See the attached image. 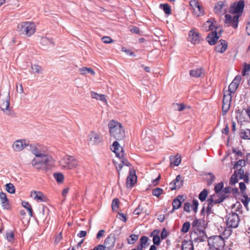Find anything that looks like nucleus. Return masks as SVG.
<instances>
[{
	"instance_id": "nucleus-58",
	"label": "nucleus",
	"mask_w": 250,
	"mask_h": 250,
	"mask_svg": "<svg viewBox=\"0 0 250 250\" xmlns=\"http://www.w3.org/2000/svg\"><path fill=\"white\" fill-rule=\"evenodd\" d=\"M174 106H175V108L179 111H182L185 108V105L183 104H174Z\"/></svg>"
},
{
	"instance_id": "nucleus-47",
	"label": "nucleus",
	"mask_w": 250,
	"mask_h": 250,
	"mask_svg": "<svg viewBox=\"0 0 250 250\" xmlns=\"http://www.w3.org/2000/svg\"><path fill=\"white\" fill-rule=\"evenodd\" d=\"M250 71V64L244 63L243 64V68L242 71V75L244 76H246L248 73Z\"/></svg>"
},
{
	"instance_id": "nucleus-15",
	"label": "nucleus",
	"mask_w": 250,
	"mask_h": 250,
	"mask_svg": "<svg viewBox=\"0 0 250 250\" xmlns=\"http://www.w3.org/2000/svg\"><path fill=\"white\" fill-rule=\"evenodd\" d=\"M137 182V176L134 169H130L129 174L126 179V186L127 188H132Z\"/></svg>"
},
{
	"instance_id": "nucleus-38",
	"label": "nucleus",
	"mask_w": 250,
	"mask_h": 250,
	"mask_svg": "<svg viewBox=\"0 0 250 250\" xmlns=\"http://www.w3.org/2000/svg\"><path fill=\"white\" fill-rule=\"evenodd\" d=\"M193 10L194 14L197 17L203 15L204 11L200 5L194 7Z\"/></svg>"
},
{
	"instance_id": "nucleus-16",
	"label": "nucleus",
	"mask_w": 250,
	"mask_h": 250,
	"mask_svg": "<svg viewBox=\"0 0 250 250\" xmlns=\"http://www.w3.org/2000/svg\"><path fill=\"white\" fill-rule=\"evenodd\" d=\"M111 149L116 154V156L119 158H121V157H123L124 155L123 148L120 146L117 141L113 142Z\"/></svg>"
},
{
	"instance_id": "nucleus-24",
	"label": "nucleus",
	"mask_w": 250,
	"mask_h": 250,
	"mask_svg": "<svg viewBox=\"0 0 250 250\" xmlns=\"http://www.w3.org/2000/svg\"><path fill=\"white\" fill-rule=\"evenodd\" d=\"M207 238V235L204 230H199L197 236L194 238V241L196 242L205 241Z\"/></svg>"
},
{
	"instance_id": "nucleus-55",
	"label": "nucleus",
	"mask_w": 250,
	"mask_h": 250,
	"mask_svg": "<svg viewBox=\"0 0 250 250\" xmlns=\"http://www.w3.org/2000/svg\"><path fill=\"white\" fill-rule=\"evenodd\" d=\"M206 25H208V28H205V30L207 31L208 30H213L214 28L213 23L210 21H206Z\"/></svg>"
},
{
	"instance_id": "nucleus-43",
	"label": "nucleus",
	"mask_w": 250,
	"mask_h": 250,
	"mask_svg": "<svg viewBox=\"0 0 250 250\" xmlns=\"http://www.w3.org/2000/svg\"><path fill=\"white\" fill-rule=\"evenodd\" d=\"M148 241V238L146 236H143L140 238V243L143 245L144 248H146L149 245Z\"/></svg>"
},
{
	"instance_id": "nucleus-29",
	"label": "nucleus",
	"mask_w": 250,
	"mask_h": 250,
	"mask_svg": "<svg viewBox=\"0 0 250 250\" xmlns=\"http://www.w3.org/2000/svg\"><path fill=\"white\" fill-rule=\"evenodd\" d=\"M91 96L93 98L96 99L97 100H99L101 101H103L104 103H107V100L105 97V96L104 94H100L96 92L91 91Z\"/></svg>"
},
{
	"instance_id": "nucleus-49",
	"label": "nucleus",
	"mask_w": 250,
	"mask_h": 250,
	"mask_svg": "<svg viewBox=\"0 0 250 250\" xmlns=\"http://www.w3.org/2000/svg\"><path fill=\"white\" fill-rule=\"evenodd\" d=\"M224 187V184L223 182H220L217 184L214 188V190L215 193H218L220 192Z\"/></svg>"
},
{
	"instance_id": "nucleus-44",
	"label": "nucleus",
	"mask_w": 250,
	"mask_h": 250,
	"mask_svg": "<svg viewBox=\"0 0 250 250\" xmlns=\"http://www.w3.org/2000/svg\"><path fill=\"white\" fill-rule=\"evenodd\" d=\"M208 194V190L206 189H203L199 195V199L201 202L205 201Z\"/></svg>"
},
{
	"instance_id": "nucleus-12",
	"label": "nucleus",
	"mask_w": 250,
	"mask_h": 250,
	"mask_svg": "<svg viewBox=\"0 0 250 250\" xmlns=\"http://www.w3.org/2000/svg\"><path fill=\"white\" fill-rule=\"evenodd\" d=\"M241 80V77L240 76H236L232 82L229 85L228 91H226L225 93H229L230 95L232 93H234L239 85Z\"/></svg>"
},
{
	"instance_id": "nucleus-28",
	"label": "nucleus",
	"mask_w": 250,
	"mask_h": 250,
	"mask_svg": "<svg viewBox=\"0 0 250 250\" xmlns=\"http://www.w3.org/2000/svg\"><path fill=\"white\" fill-rule=\"evenodd\" d=\"M207 203L208 206L207 207L206 212L207 215H209L212 213V208L213 205H214L213 203V197H209L207 201Z\"/></svg>"
},
{
	"instance_id": "nucleus-37",
	"label": "nucleus",
	"mask_w": 250,
	"mask_h": 250,
	"mask_svg": "<svg viewBox=\"0 0 250 250\" xmlns=\"http://www.w3.org/2000/svg\"><path fill=\"white\" fill-rule=\"evenodd\" d=\"M0 200L2 206L8 205V200L5 193L0 192Z\"/></svg>"
},
{
	"instance_id": "nucleus-30",
	"label": "nucleus",
	"mask_w": 250,
	"mask_h": 250,
	"mask_svg": "<svg viewBox=\"0 0 250 250\" xmlns=\"http://www.w3.org/2000/svg\"><path fill=\"white\" fill-rule=\"evenodd\" d=\"M159 8L167 16L171 14V7L167 3L160 4L159 5Z\"/></svg>"
},
{
	"instance_id": "nucleus-59",
	"label": "nucleus",
	"mask_w": 250,
	"mask_h": 250,
	"mask_svg": "<svg viewBox=\"0 0 250 250\" xmlns=\"http://www.w3.org/2000/svg\"><path fill=\"white\" fill-rule=\"evenodd\" d=\"M14 234L13 232H9L6 234V239L9 242H12L14 240Z\"/></svg>"
},
{
	"instance_id": "nucleus-18",
	"label": "nucleus",
	"mask_w": 250,
	"mask_h": 250,
	"mask_svg": "<svg viewBox=\"0 0 250 250\" xmlns=\"http://www.w3.org/2000/svg\"><path fill=\"white\" fill-rule=\"evenodd\" d=\"M10 104V97L8 94L6 97L3 99H0V108L3 111L7 110Z\"/></svg>"
},
{
	"instance_id": "nucleus-3",
	"label": "nucleus",
	"mask_w": 250,
	"mask_h": 250,
	"mask_svg": "<svg viewBox=\"0 0 250 250\" xmlns=\"http://www.w3.org/2000/svg\"><path fill=\"white\" fill-rule=\"evenodd\" d=\"M36 30V26L32 22L25 21L19 24L18 30L21 34H24L28 37L33 35Z\"/></svg>"
},
{
	"instance_id": "nucleus-36",
	"label": "nucleus",
	"mask_w": 250,
	"mask_h": 250,
	"mask_svg": "<svg viewBox=\"0 0 250 250\" xmlns=\"http://www.w3.org/2000/svg\"><path fill=\"white\" fill-rule=\"evenodd\" d=\"M150 236L153 237V245L151 246L149 250H156V229H155L150 234Z\"/></svg>"
},
{
	"instance_id": "nucleus-33",
	"label": "nucleus",
	"mask_w": 250,
	"mask_h": 250,
	"mask_svg": "<svg viewBox=\"0 0 250 250\" xmlns=\"http://www.w3.org/2000/svg\"><path fill=\"white\" fill-rule=\"evenodd\" d=\"M203 70L201 68H197L195 69L191 70L189 72V74L191 77H200L203 73Z\"/></svg>"
},
{
	"instance_id": "nucleus-60",
	"label": "nucleus",
	"mask_w": 250,
	"mask_h": 250,
	"mask_svg": "<svg viewBox=\"0 0 250 250\" xmlns=\"http://www.w3.org/2000/svg\"><path fill=\"white\" fill-rule=\"evenodd\" d=\"M168 235V232L165 229V228H163L161 233V239H165Z\"/></svg>"
},
{
	"instance_id": "nucleus-40",
	"label": "nucleus",
	"mask_w": 250,
	"mask_h": 250,
	"mask_svg": "<svg viewBox=\"0 0 250 250\" xmlns=\"http://www.w3.org/2000/svg\"><path fill=\"white\" fill-rule=\"evenodd\" d=\"M22 206L25 208L29 212L30 216H33V210L31 205L26 201H22L21 203Z\"/></svg>"
},
{
	"instance_id": "nucleus-63",
	"label": "nucleus",
	"mask_w": 250,
	"mask_h": 250,
	"mask_svg": "<svg viewBox=\"0 0 250 250\" xmlns=\"http://www.w3.org/2000/svg\"><path fill=\"white\" fill-rule=\"evenodd\" d=\"M169 188L171 190H173L178 188L176 186V184L175 183L174 180L170 183Z\"/></svg>"
},
{
	"instance_id": "nucleus-42",
	"label": "nucleus",
	"mask_w": 250,
	"mask_h": 250,
	"mask_svg": "<svg viewBox=\"0 0 250 250\" xmlns=\"http://www.w3.org/2000/svg\"><path fill=\"white\" fill-rule=\"evenodd\" d=\"M139 236L136 234H132L127 238V241L129 244H134L138 239Z\"/></svg>"
},
{
	"instance_id": "nucleus-32",
	"label": "nucleus",
	"mask_w": 250,
	"mask_h": 250,
	"mask_svg": "<svg viewBox=\"0 0 250 250\" xmlns=\"http://www.w3.org/2000/svg\"><path fill=\"white\" fill-rule=\"evenodd\" d=\"M79 72L81 75H84L87 73H90L92 75H94L95 74V71L91 68L88 67H82L79 69Z\"/></svg>"
},
{
	"instance_id": "nucleus-41",
	"label": "nucleus",
	"mask_w": 250,
	"mask_h": 250,
	"mask_svg": "<svg viewBox=\"0 0 250 250\" xmlns=\"http://www.w3.org/2000/svg\"><path fill=\"white\" fill-rule=\"evenodd\" d=\"M178 188H180L183 185V179L180 175L176 176V178L174 179Z\"/></svg>"
},
{
	"instance_id": "nucleus-61",
	"label": "nucleus",
	"mask_w": 250,
	"mask_h": 250,
	"mask_svg": "<svg viewBox=\"0 0 250 250\" xmlns=\"http://www.w3.org/2000/svg\"><path fill=\"white\" fill-rule=\"evenodd\" d=\"M191 205L189 203H185L184 206V210L187 212L190 211Z\"/></svg>"
},
{
	"instance_id": "nucleus-8",
	"label": "nucleus",
	"mask_w": 250,
	"mask_h": 250,
	"mask_svg": "<svg viewBox=\"0 0 250 250\" xmlns=\"http://www.w3.org/2000/svg\"><path fill=\"white\" fill-rule=\"evenodd\" d=\"M244 5V2L243 0H239L237 2H234L230 6L229 12L232 14H238L237 15L240 16L243 12Z\"/></svg>"
},
{
	"instance_id": "nucleus-50",
	"label": "nucleus",
	"mask_w": 250,
	"mask_h": 250,
	"mask_svg": "<svg viewBox=\"0 0 250 250\" xmlns=\"http://www.w3.org/2000/svg\"><path fill=\"white\" fill-rule=\"evenodd\" d=\"M245 166V161L244 160H240L237 161L234 166V168L238 169L239 167H242Z\"/></svg>"
},
{
	"instance_id": "nucleus-39",
	"label": "nucleus",
	"mask_w": 250,
	"mask_h": 250,
	"mask_svg": "<svg viewBox=\"0 0 250 250\" xmlns=\"http://www.w3.org/2000/svg\"><path fill=\"white\" fill-rule=\"evenodd\" d=\"M31 69L32 71H30L31 74L32 73H42V67L37 64H33L31 65Z\"/></svg>"
},
{
	"instance_id": "nucleus-57",
	"label": "nucleus",
	"mask_w": 250,
	"mask_h": 250,
	"mask_svg": "<svg viewBox=\"0 0 250 250\" xmlns=\"http://www.w3.org/2000/svg\"><path fill=\"white\" fill-rule=\"evenodd\" d=\"M120 160V162H122L123 166H130V163L124 157V155L121 158H119Z\"/></svg>"
},
{
	"instance_id": "nucleus-11",
	"label": "nucleus",
	"mask_w": 250,
	"mask_h": 250,
	"mask_svg": "<svg viewBox=\"0 0 250 250\" xmlns=\"http://www.w3.org/2000/svg\"><path fill=\"white\" fill-rule=\"evenodd\" d=\"M231 101V96L229 93H224L223 100L222 114L225 115L229 109Z\"/></svg>"
},
{
	"instance_id": "nucleus-19",
	"label": "nucleus",
	"mask_w": 250,
	"mask_h": 250,
	"mask_svg": "<svg viewBox=\"0 0 250 250\" xmlns=\"http://www.w3.org/2000/svg\"><path fill=\"white\" fill-rule=\"evenodd\" d=\"M217 33L216 31H213L208 34L207 37V40L210 45H214L219 39Z\"/></svg>"
},
{
	"instance_id": "nucleus-20",
	"label": "nucleus",
	"mask_w": 250,
	"mask_h": 250,
	"mask_svg": "<svg viewBox=\"0 0 250 250\" xmlns=\"http://www.w3.org/2000/svg\"><path fill=\"white\" fill-rule=\"evenodd\" d=\"M228 47V44L225 40H221L219 43L215 47V50L221 53H224Z\"/></svg>"
},
{
	"instance_id": "nucleus-1",
	"label": "nucleus",
	"mask_w": 250,
	"mask_h": 250,
	"mask_svg": "<svg viewBox=\"0 0 250 250\" xmlns=\"http://www.w3.org/2000/svg\"><path fill=\"white\" fill-rule=\"evenodd\" d=\"M54 163L53 158L49 155L43 153L38 158H35L32 162V166L38 169H50Z\"/></svg>"
},
{
	"instance_id": "nucleus-35",
	"label": "nucleus",
	"mask_w": 250,
	"mask_h": 250,
	"mask_svg": "<svg viewBox=\"0 0 250 250\" xmlns=\"http://www.w3.org/2000/svg\"><path fill=\"white\" fill-rule=\"evenodd\" d=\"M240 137L243 139L250 140V129H242L240 132Z\"/></svg>"
},
{
	"instance_id": "nucleus-31",
	"label": "nucleus",
	"mask_w": 250,
	"mask_h": 250,
	"mask_svg": "<svg viewBox=\"0 0 250 250\" xmlns=\"http://www.w3.org/2000/svg\"><path fill=\"white\" fill-rule=\"evenodd\" d=\"M170 164H173L175 166L180 165L181 162V157L179 155L172 156L170 157Z\"/></svg>"
},
{
	"instance_id": "nucleus-14",
	"label": "nucleus",
	"mask_w": 250,
	"mask_h": 250,
	"mask_svg": "<svg viewBox=\"0 0 250 250\" xmlns=\"http://www.w3.org/2000/svg\"><path fill=\"white\" fill-rule=\"evenodd\" d=\"M29 144L26 143L25 140H18L13 143L12 147L15 151H21L25 147L28 146Z\"/></svg>"
},
{
	"instance_id": "nucleus-56",
	"label": "nucleus",
	"mask_w": 250,
	"mask_h": 250,
	"mask_svg": "<svg viewBox=\"0 0 250 250\" xmlns=\"http://www.w3.org/2000/svg\"><path fill=\"white\" fill-rule=\"evenodd\" d=\"M102 41L103 42L105 43H109L113 42L112 39L108 36H104L103 37L102 39Z\"/></svg>"
},
{
	"instance_id": "nucleus-54",
	"label": "nucleus",
	"mask_w": 250,
	"mask_h": 250,
	"mask_svg": "<svg viewBox=\"0 0 250 250\" xmlns=\"http://www.w3.org/2000/svg\"><path fill=\"white\" fill-rule=\"evenodd\" d=\"M198 202L197 200L194 199L192 202V208L194 212H196L198 210Z\"/></svg>"
},
{
	"instance_id": "nucleus-53",
	"label": "nucleus",
	"mask_w": 250,
	"mask_h": 250,
	"mask_svg": "<svg viewBox=\"0 0 250 250\" xmlns=\"http://www.w3.org/2000/svg\"><path fill=\"white\" fill-rule=\"evenodd\" d=\"M237 177H238V175L236 174H235V173L233 174L230 178L229 183L231 185H234L235 184L237 183V182H238Z\"/></svg>"
},
{
	"instance_id": "nucleus-21",
	"label": "nucleus",
	"mask_w": 250,
	"mask_h": 250,
	"mask_svg": "<svg viewBox=\"0 0 250 250\" xmlns=\"http://www.w3.org/2000/svg\"><path fill=\"white\" fill-rule=\"evenodd\" d=\"M31 196L38 202H45L46 201V197L44 196V195L40 191H32Z\"/></svg>"
},
{
	"instance_id": "nucleus-2",
	"label": "nucleus",
	"mask_w": 250,
	"mask_h": 250,
	"mask_svg": "<svg viewBox=\"0 0 250 250\" xmlns=\"http://www.w3.org/2000/svg\"><path fill=\"white\" fill-rule=\"evenodd\" d=\"M111 136L115 139L121 140L125 137V131L121 124L112 120L108 124Z\"/></svg>"
},
{
	"instance_id": "nucleus-5",
	"label": "nucleus",
	"mask_w": 250,
	"mask_h": 250,
	"mask_svg": "<svg viewBox=\"0 0 250 250\" xmlns=\"http://www.w3.org/2000/svg\"><path fill=\"white\" fill-rule=\"evenodd\" d=\"M227 226L232 228H236L239 225L240 219L237 213L231 212L225 217Z\"/></svg>"
},
{
	"instance_id": "nucleus-10",
	"label": "nucleus",
	"mask_w": 250,
	"mask_h": 250,
	"mask_svg": "<svg viewBox=\"0 0 250 250\" xmlns=\"http://www.w3.org/2000/svg\"><path fill=\"white\" fill-rule=\"evenodd\" d=\"M115 243V235L111 233L105 239L103 245L105 248V250H111L114 247Z\"/></svg>"
},
{
	"instance_id": "nucleus-7",
	"label": "nucleus",
	"mask_w": 250,
	"mask_h": 250,
	"mask_svg": "<svg viewBox=\"0 0 250 250\" xmlns=\"http://www.w3.org/2000/svg\"><path fill=\"white\" fill-rule=\"evenodd\" d=\"M228 8L229 6L225 1H219L215 4L213 11L215 14L221 16L227 12Z\"/></svg>"
},
{
	"instance_id": "nucleus-17",
	"label": "nucleus",
	"mask_w": 250,
	"mask_h": 250,
	"mask_svg": "<svg viewBox=\"0 0 250 250\" xmlns=\"http://www.w3.org/2000/svg\"><path fill=\"white\" fill-rule=\"evenodd\" d=\"M189 36L190 42L194 44L198 43L202 39L199 34L194 30L189 31Z\"/></svg>"
},
{
	"instance_id": "nucleus-64",
	"label": "nucleus",
	"mask_w": 250,
	"mask_h": 250,
	"mask_svg": "<svg viewBox=\"0 0 250 250\" xmlns=\"http://www.w3.org/2000/svg\"><path fill=\"white\" fill-rule=\"evenodd\" d=\"M92 250H105V248L103 244H99L95 247Z\"/></svg>"
},
{
	"instance_id": "nucleus-51",
	"label": "nucleus",
	"mask_w": 250,
	"mask_h": 250,
	"mask_svg": "<svg viewBox=\"0 0 250 250\" xmlns=\"http://www.w3.org/2000/svg\"><path fill=\"white\" fill-rule=\"evenodd\" d=\"M243 198H244L242 199V202L244 206L247 208L249 203L250 202V197H249L247 195H244Z\"/></svg>"
},
{
	"instance_id": "nucleus-26",
	"label": "nucleus",
	"mask_w": 250,
	"mask_h": 250,
	"mask_svg": "<svg viewBox=\"0 0 250 250\" xmlns=\"http://www.w3.org/2000/svg\"><path fill=\"white\" fill-rule=\"evenodd\" d=\"M182 250H194L192 242L190 240H184L182 242Z\"/></svg>"
},
{
	"instance_id": "nucleus-48",
	"label": "nucleus",
	"mask_w": 250,
	"mask_h": 250,
	"mask_svg": "<svg viewBox=\"0 0 250 250\" xmlns=\"http://www.w3.org/2000/svg\"><path fill=\"white\" fill-rule=\"evenodd\" d=\"M190 228V223L189 222H185L181 229V231L184 233H187L188 231Z\"/></svg>"
},
{
	"instance_id": "nucleus-23",
	"label": "nucleus",
	"mask_w": 250,
	"mask_h": 250,
	"mask_svg": "<svg viewBox=\"0 0 250 250\" xmlns=\"http://www.w3.org/2000/svg\"><path fill=\"white\" fill-rule=\"evenodd\" d=\"M185 200L183 195H179L174 199L172 202L173 210L179 208L181 206L182 202Z\"/></svg>"
},
{
	"instance_id": "nucleus-4",
	"label": "nucleus",
	"mask_w": 250,
	"mask_h": 250,
	"mask_svg": "<svg viewBox=\"0 0 250 250\" xmlns=\"http://www.w3.org/2000/svg\"><path fill=\"white\" fill-rule=\"evenodd\" d=\"M208 245L210 249L220 250L225 245L224 238L221 235H214L210 237L208 240Z\"/></svg>"
},
{
	"instance_id": "nucleus-6",
	"label": "nucleus",
	"mask_w": 250,
	"mask_h": 250,
	"mask_svg": "<svg viewBox=\"0 0 250 250\" xmlns=\"http://www.w3.org/2000/svg\"><path fill=\"white\" fill-rule=\"evenodd\" d=\"M61 165L65 168L72 169L77 166V162L73 156L66 155L62 159Z\"/></svg>"
},
{
	"instance_id": "nucleus-34",
	"label": "nucleus",
	"mask_w": 250,
	"mask_h": 250,
	"mask_svg": "<svg viewBox=\"0 0 250 250\" xmlns=\"http://www.w3.org/2000/svg\"><path fill=\"white\" fill-rule=\"evenodd\" d=\"M29 146H30V149H31L32 153L35 155L36 158H38L43 154V153L41 152V151L38 149L35 146L32 145H29Z\"/></svg>"
},
{
	"instance_id": "nucleus-45",
	"label": "nucleus",
	"mask_w": 250,
	"mask_h": 250,
	"mask_svg": "<svg viewBox=\"0 0 250 250\" xmlns=\"http://www.w3.org/2000/svg\"><path fill=\"white\" fill-rule=\"evenodd\" d=\"M54 177L58 183H61L63 181L64 176L61 173H55Z\"/></svg>"
},
{
	"instance_id": "nucleus-9",
	"label": "nucleus",
	"mask_w": 250,
	"mask_h": 250,
	"mask_svg": "<svg viewBox=\"0 0 250 250\" xmlns=\"http://www.w3.org/2000/svg\"><path fill=\"white\" fill-rule=\"evenodd\" d=\"M239 15L232 16L230 15L227 14L225 16V24L227 26H231L236 29L237 27L239 22Z\"/></svg>"
},
{
	"instance_id": "nucleus-52",
	"label": "nucleus",
	"mask_w": 250,
	"mask_h": 250,
	"mask_svg": "<svg viewBox=\"0 0 250 250\" xmlns=\"http://www.w3.org/2000/svg\"><path fill=\"white\" fill-rule=\"evenodd\" d=\"M119 200L117 198L114 199L112 201V208L113 210H115L118 208Z\"/></svg>"
},
{
	"instance_id": "nucleus-46",
	"label": "nucleus",
	"mask_w": 250,
	"mask_h": 250,
	"mask_svg": "<svg viewBox=\"0 0 250 250\" xmlns=\"http://www.w3.org/2000/svg\"><path fill=\"white\" fill-rule=\"evenodd\" d=\"M6 190L10 193L13 194L15 192V188L12 183H8L5 185Z\"/></svg>"
},
{
	"instance_id": "nucleus-25",
	"label": "nucleus",
	"mask_w": 250,
	"mask_h": 250,
	"mask_svg": "<svg viewBox=\"0 0 250 250\" xmlns=\"http://www.w3.org/2000/svg\"><path fill=\"white\" fill-rule=\"evenodd\" d=\"M210 197H213V203L214 204H216L222 202L227 197V195L220 193L218 195H213Z\"/></svg>"
},
{
	"instance_id": "nucleus-13",
	"label": "nucleus",
	"mask_w": 250,
	"mask_h": 250,
	"mask_svg": "<svg viewBox=\"0 0 250 250\" xmlns=\"http://www.w3.org/2000/svg\"><path fill=\"white\" fill-rule=\"evenodd\" d=\"M103 141V137L100 134L94 132H91L89 135V143L93 145H98Z\"/></svg>"
},
{
	"instance_id": "nucleus-22",
	"label": "nucleus",
	"mask_w": 250,
	"mask_h": 250,
	"mask_svg": "<svg viewBox=\"0 0 250 250\" xmlns=\"http://www.w3.org/2000/svg\"><path fill=\"white\" fill-rule=\"evenodd\" d=\"M231 228L227 226L226 227H221L220 229H219L221 235V236H222L224 240L228 238L230 235L232 233Z\"/></svg>"
},
{
	"instance_id": "nucleus-27",
	"label": "nucleus",
	"mask_w": 250,
	"mask_h": 250,
	"mask_svg": "<svg viewBox=\"0 0 250 250\" xmlns=\"http://www.w3.org/2000/svg\"><path fill=\"white\" fill-rule=\"evenodd\" d=\"M41 43L43 46H53L54 45L53 39L46 37H43L41 38Z\"/></svg>"
},
{
	"instance_id": "nucleus-62",
	"label": "nucleus",
	"mask_w": 250,
	"mask_h": 250,
	"mask_svg": "<svg viewBox=\"0 0 250 250\" xmlns=\"http://www.w3.org/2000/svg\"><path fill=\"white\" fill-rule=\"evenodd\" d=\"M238 170L237 175L239 177L240 179H242L243 176L245 175L244 174V170L242 168H238Z\"/></svg>"
}]
</instances>
